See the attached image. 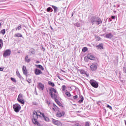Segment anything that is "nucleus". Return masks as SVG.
Returning <instances> with one entry per match:
<instances>
[{
  "mask_svg": "<svg viewBox=\"0 0 126 126\" xmlns=\"http://www.w3.org/2000/svg\"><path fill=\"white\" fill-rule=\"evenodd\" d=\"M50 93L49 95H50L52 99L55 101L56 100L58 99V95L57 94V90L55 89L54 88H51L49 90Z\"/></svg>",
  "mask_w": 126,
  "mask_h": 126,
  "instance_id": "nucleus-1",
  "label": "nucleus"
},
{
  "mask_svg": "<svg viewBox=\"0 0 126 126\" xmlns=\"http://www.w3.org/2000/svg\"><path fill=\"white\" fill-rule=\"evenodd\" d=\"M32 117L33 119L32 120L33 124L34 125H37L38 126L39 125V122H37V120L38 119V118L39 117V116L38 115V113L37 111H33L32 114Z\"/></svg>",
  "mask_w": 126,
  "mask_h": 126,
  "instance_id": "nucleus-2",
  "label": "nucleus"
},
{
  "mask_svg": "<svg viewBox=\"0 0 126 126\" xmlns=\"http://www.w3.org/2000/svg\"><path fill=\"white\" fill-rule=\"evenodd\" d=\"M13 109L15 113H19V111L21 110V106L19 104L16 103L13 105Z\"/></svg>",
  "mask_w": 126,
  "mask_h": 126,
  "instance_id": "nucleus-3",
  "label": "nucleus"
},
{
  "mask_svg": "<svg viewBox=\"0 0 126 126\" xmlns=\"http://www.w3.org/2000/svg\"><path fill=\"white\" fill-rule=\"evenodd\" d=\"M90 84L93 86V87H94V88H98V86L99 85H98V83L96 82V81L94 80H91L90 81Z\"/></svg>",
  "mask_w": 126,
  "mask_h": 126,
  "instance_id": "nucleus-4",
  "label": "nucleus"
},
{
  "mask_svg": "<svg viewBox=\"0 0 126 126\" xmlns=\"http://www.w3.org/2000/svg\"><path fill=\"white\" fill-rule=\"evenodd\" d=\"M11 55V50L10 49H6L3 54V57L6 58Z\"/></svg>",
  "mask_w": 126,
  "mask_h": 126,
  "instance_id": "nucleus-5",
  "label": "nucleus"
},
{
  "mask_svg": "<svg viewBox=\"0 0 126 126\" xmlns=\"http://www.w3.org/2000/svg\"><path fill=\"white\" fill-rule=\"evenodd\" d=\"M97 65H98V64L95 63H93L91 65V69L92 71H94L97 69Z\"/></svg>",
  "mask_w": 126,
  "mask_h": 126,
  "instance_id": "nucleus-6",
  "label": "nucleus"
},
{
  "mask_svg": "<svg viewBox=\"0 0 126 126\" xmlns=\"http://www.w3.org/2000/svg\"><path fill=\"white\" fill-rule=\"evenodd\" d=\"M52 123L54 125H55V126H63V124H62L59 120L53 119L52 120Z\"/></svg>",
  "mask_w": 126,
  "mask_h": 126,
  "instance_id": "nucleus-7",
  "label": "nucleus"
},
{
  "mask_svg": "<svg viewBox=\"0 0 126 126\" xmlns=\"http://www.w3.org/2000/svg\"><path fill=\"white\" fill-rule=\"evenodd\" d=\"M22 71L23 72V74H24V75H26V76H27V75L28 74V69H27L26 66H25V65L23 66Z\"/></svg>",
  "mask_w": 126,
  "mask_h": 126,
  "instance_id": "nucleus-8",
  "label": "nucleus"
},
{
  "mask_svg": "<svg viewBox=\"0 0 126 126\" xmlns=\"http://www.w3.org/2000/svg\"><path fill=\"white\" fill-rule=\"evenodd\" d=\"M52 110L54 112H56V111L59 112V111H60V108L55 103H53Z\"/></svg>",
  "mask_w": 126,
  "mask_h": 126,
  "instance_id": "nucleus-9",
  "label": "nucleus"
},
{
  "mask_svg": "<svg viewBox=\"0 0 126 126\" xmlns=\"http://www.w3.org/2000/svg\"><path fill=\"white\" fill-rule=\"evenodd\" d=\"M34 73L36 75H40V74H42L43 72H42V71H41V70L36 68L34 70Z\"/></svg>",
  "mask_w": 126,
  "mask_h": 126,
  "instance_id": "nucleus-10",
  "label": "nucleus"
},
{
  "mask_svg": "<svg viewBox=\"0 0 126 126\" xmlns=\"http://www.w3.org/2000/svg\"><path fill=\"white\" fill-rule=\"evenodd\" d=\"M64 112L62 111L61 112H58L56 114V117H57V118H62V117H63V116H64Z\"/></svg>",
  "mask_w": 126,
  "mask_h": 126,
  "instance_id": "nucleus-11",
  "label": "nucleus"
},
{
  "mask_svg": "<svg viewBox=\"0 0 126 126\" xmlns=\"http://www.w3.org/2000/svg\"><path fill=\"white\" fill-rule=\"evenodd\" d=\"M87 56H88V58L89 60H91V61H95V60H96V59H97L91 54H88Z\"/></svg>",
  "mask_w": 126,
  "mask_h": 126,
  "instance_id": "nucleus-12",
  "label": "nucleus"
},
{
  "mask_svg": "<svg viewBox=\"0 0 126 126\" xmlns=\"http://www.w3.org/2000/svg\"><path fill=\"white\" fill-rule=\"evenodd\" d=\"M37 87L38 88H39V89H41V90H44V88L45 87V85H44V84H42L41 83H38Z\"/></svg>",
  "mask_w": 126,
  "mask_h": 126,
  "instance_id": "nucleus-13",
  "label": "nucleus"
},
{
  "mask_svg": "<svg viewBox=\"0 0 126 126\" xmlns=\"http://www.w3.org/2000/svg\"><path fill=\"white\" fill-rule=\"evenodd\" d=\"M95 22L96 25H99V24H102V20L100 18H97Z\"/></svg>",
  "mask_w": 126,
  "mask_h": 126,
  "instance_id": "nucleus-14",
  "label": "nucleus"
},
{
  "mask_svg": "<svg viewBox=\"0 0 126 126\" xmlns=\"http://www.w3.org/2000/svg\"><path fill=\"white\" fill-rule=\"evenodd\" d=\"M77 71H79L80 73H81V74H85L86 75V76L88 77V74H87L86 73V72H85V71H84V70L83 69H78Z\"/></svg>",
  "mask_w": 126,
  "mask_h": 126,
  "instance_id": "nucleus-15",
  "label": "nucleus"
},
{
  "mask_svg": "<svg viewBox=\"0 0 126 126\" xmlns=\"http://www.w3.org/2000/svg\"><path fill=\"white\" fill-rule=\"evenodd\" d=\"M96 47L97 48L98 50H103V49H104L103 43H100L99 45H96Z\"/></svg>",
  "mask_w": 126,
  "mask_h": 126,
  "instance_id": "nucleus-16",
  "label": "nucleus"
},
{
  "mask_svg": "<svg viewBox=\"0 0 126 126\" xmlns=\"http://www.w3.org/2000/svg\"><path fill=\"white\" fill-rule=\"evenodd\" d=\"M96 19H97V18H96L95 17H92L91 18V21L93 25L94 24V22H96Z\"/></svg>",
  "mask_w": 126,
  "mask_h": 126,
  "instance_id": "nucleus-17",
  "label": "nucleus"
},
{
  "mask_svg": "<svg viewBox=\"0 0 126 126\" xmlns=\"http://www.w3.org/2000/svg\"><path fill=\"white\" fill-rule=\"evenodd\" d=\"M25 62L26 63H30L31 62V59L29 58L28 55H27L25 58Z\"/></svg>",
  "mask_w": 126,
  "mask_h": 126,
  "instance_id": "nucleus-18",
  "label": "nucleus"
},
{
  "mask_svg": "<svg viewBox=\"0 0 126 126\" xmlns=\"http://www.w3.org/2000/svg\"><path fill=\"white\" fill-rule=\"evenodd\" d=\"M55 101L59 106L60 107H63V103H61V102L59 101V99H56Z\"/></svg>",
  "mask_w": 126,
  "mask_h": 126,
  "instance_id": "nucleus-19",
  "label": "nucleus"
},
{
  "mask_svg": "<svg viewBox=\"0 0 126 126\" xmlns=\"http://www.w3.org/2000/svg\"><path fill=\"white\" fill-rule=\"evenodd\" d=\"M36 112H37V115L39 117H43V118L45 119V115H44V113H42L39 111H37Z\"/></svg>",
  "mask_w": 126,
  "mask_h": 126,
  "instance_id": "nucleus-20",
  "label": "nucleus"
},
{
  "mask_svg": "<svg viewBox=\"0 0 126 126\" xmlns=\"http://www.w3.org/2000/svg\"><path fill=\"white\" fill-rule=\"evenodd\" d=\"M35 66L36 67H37V68H40V69H41V70H44V67H43V66H42L40 64H38V65H35Z\"/></svg>",
  "mask_w": 126,
  "mask_h": 126,
  "instance_id": "nucleus-21",
  "label": "nucleus"
},
{
  "mask_svg": "<svg viewBox=\"0 0 126 126\" xmlns=\"http://www.w3.org/2000/svg\"><path fill=\"white\" fill-rule=\"evenodd\" d=\"M15 37H16V38H21L22 37V34L21 33H16L15 34Z\"/></svg>",
  "mask_w": 126,
  "mask_h": 126,
  "instance_id": "nucleus-22",
  "label": "nucleus"
},
{
  "mask_svg": "<svg viewBox=\"0 0 126 126\" xmlns=\"http://www.w3.org/2000/svg\"><path fill=\"white\" fill-rule=\"evenodd\" d=\"M106 38H108L111 39V38L113 37V35H112V33H107L106 35Z\"/></svg>",
  "mask_w": 126,
  "mask_h": 126,
  "instance_id": "nucleus-23",
  "label": "nucleus"
},
{
  "mask_svg": "<svg viewBox=\"0 0 126 126\" xmlns=\"http://www.w3.org/2000/svg\"><path fill=\"white\" fill-rule=\"evenodd\" d=\"M23 99V95L21 94H20L18 95L17 100Z\"/></svg>",
  "mask_w": 126,
  "mask_h": 126,
  "instance_id": "nucleus-24",
  "label": "nucleus"
},
{
  "mask_svg": "<svg viewBox=\"0 0 126 126\" xmlns=\"http://www.w3.org/2000/svg\"><path fill=\"white\" fill-rule=\"evenodd\" d=\"M3 46V41L2 39H0V49H1Z\"/></svg>",
  "mask_w": 126,
  "mask_h": 126,
  "instance_id": "nucleus-25",
  "label": "nucleus"
},
{
  "mask_svg": "<svg viewBox=\"0 0 126 126\" xmlns=\"http://www.w3.org/2000/svg\"><path fill=\"white\" fill-rule=\"evenodd\" d=\"M17 100L18 102H19V103H20L21 104H22L23 105H24V104L25 103L23 99H17Z\"/></svg>",
  "mask_w": 126,
  "mask_h": 126,
  "instance_id": "nucleus-26",
  "label": "nucleus"
},
{
  "mask_svg": "<svg viewBox=\"0 0 126 126\" xmlns=\"http://www.w3.org/2000/svg\"><path fill=\"white\" fill-rule=\"evenodd\" d=\"M48 84H49V85H51V86H52V87H54L55 86V83L51 81H48Z\"/></svg>",
  "mask_w": 126,
  "mask_h": 126,
  "instance_id": "nucleus-27",
  "label": "nucleus"
},
{
  "mask_svg": "<svg viewBox=\"0 0 126 126\" xmlns=\"http://www.w3.org/2000/svg\"><path fill=\"white\" fill-rule=\"evenodd\" d=\"M80 100L78 101L79 103H82L83 102V100H84V98H83V96L81 95L80 96Z\"/></svg>",
  "mask_w": 126,
  "mask_h": 126,
  "instance_id": "nucleus-28",
  "label": "nucleus"
},
{
  "mask_svg": "<svg viewBox=\"0 0 126 126\" xmlns=\"http://www.w3.org/2000/svg\"><path fill=\"white\" fill-rule=\"evenodd\" d=\"M0 34H2V35H4L5 34V29H3L0 32Z\"/></svg>",
  "mask_w": 126,
  "mask_h": 126,
  "instance_id": "nucleus-29",
  "label": "nucleus"
},
{
  "mask_svg": "<svg viewBox=\"0 0 126 126\" xmlns=\"http://www.w3.org/2000/svg\"><path fill=\"white\" fill-rule=\"evenodd\" d=\"M65 89H66L65 85H63L62 87V91H65Z\"/></svg>",
  "mask_w": 126,
  "mask_h": 126,
  "instance_id": "nucleus-30",
  "label": "nucleus"
},
{
  "mask_svg": "<svg viewBox=\"0 0 126 126\" xmlns=\"http://www.w3.org/2000/svg\"><path fill=\"white\" fill-rule=\"evenodd\" d=\"M16 75L17 76H18V77H21V75H20V73L19 72V71H17L16 72Z\"/></svg>",
  "mask_w": 126,
  "mask_h": 126,
  "instance_id": "nucleus-31",
  "label": "nucleus"
},
{
  "mask_svg": "<svg viewBox=\"0 0 126 126\" xmlns=\"http://www.w3.org/2000/svg\"><path fill=\"white\" fill-rule=\"evenodd\" d=\"M88 50V49L87 48V47H84L82 49V52H83L84 53H85V52H87Z\"/></svg>",
  "mask_w": 126,
  "mask_h": 126,
  "instance_id": "nucleus-32",
  "label": "nucleus"
},
{
  "mask_svg": "<svg viewBox=\"0 0 126 126\" xmlns=\"http://www.w3.org/2000/svg\"><path fill=\"white\" fill-rule=\"evenodd\" d=\"M85 126H90V122H85Z\"/></svg>",
  "mask_w": 126,
  "mask_h": 126,
  "instance_id": "nucleus-33",
  "label": "nucleus"
},
{
  "mask_svg": "<svg viewBox=\"0 0 126 126\" xmlns=\"http://www.w3.org/2000/svg\"><path fill=\"white\" fill-rule=\"evenodd\" d=\"M52 7L53 8V9H54V11H57V10H58V7H57L55 5H52Z\"/></svg>",
  "mask_w": 126,
  "mask_h": 126,
  "instance_id": "nucleus-34",
  "label": "nucleus"
},
{
  "mask_svg": "<svg viewBox=\"0 0 126 126\" xmlns=\"http://www.w3.org/2000/svg\"><path fill=\"white\" fill-rule=\"evenodd\" d=\"M89 59V58H88V55H87V57H85V58H84V60L86 62H88Z\"/></svg>",
  "mask_w": 126,
  "mask_h": 126,
  "instance_id": "nucleus-35",
  "label": "nucleus"
},
{
  "mask_svg": "<svg viewBox=\"0 0 126 126\" xmlns=\"http://www.w3.org/2000/svg\"><path fill=\"white\" fill-rule=\"evenodd\" d=\"M65 94L66 95V96H67V97H70V96H71L70 93L68 92H66Z\"/></svg>",
  "mask_w": 126,
  "mask_h": 126,
  "instance_id": "nucleus-36",
  "label": "nucleus"
},
{
  "mask_svg": "<svg viewBox=\"0 0 126 126\" xmlns=\"http://www.w3.org/2000/svg\"><path fill=\"white\" fill-rule=\"evenodd\" d=\"M11 80L13 81V82L16 83V80L14 78H11Z\"/></svg>",
  "mask_w": 126,
  "mask_h": 126,
  "instance_id": "nucleus-37",
  "label": "nucleus"
},
{
  "mask_svg": "<svg viewBox=\"0 0 126 126\" xmlns=\"http://www.w3.org/2000/svg\"><path fill=\"white\" fill-rule=\"evenodd\" d=\"M51 9H52V8L51 7H49L48 8H47V12H50Z\"/></svg>",
  "mask_w": 126,
  "mask_h": 126,
  "instance_id": "nucleus-38",
  "label": "nucleus"
},
{
  "mask_svg": "<svg viewBox=\"0 0 126 126\" xmlns=\"http://www.w3.org/2000/svg\"><path fill=\"white\" fill-rule=\"evenodd\" d=\"M22 28L21 27V26H19V27H18L17 28V29H16V31H17V30H21V29H22Z\"/></svg>",
  "mask_w": 126,
  "mask_h": 126,
  "instance_id": "nucleus-39",
  "label": "nucleus"
},
{
  "mask_svg": "<svg viewBox=\"0 0 126 126\" xmlns=\"http://www.w3.org/2000/svg\"><path fill=\"white\" fill-rule=\"evenodd\" d=\"M46 102L47 105H50V104H51V102L48 99L46 100Z\"/></svg>",
  "mask_w": 126,
  "mask_h": 126,
  "instance_id": "nucleus-40",
  "label": "nucleus"
},
{
  "mask_svg": "<svg viewBox=\"0 0 126 126\" xmlns=\"http://www.w3.org/2000/svg\"><path fill=\"white\" fill-rule=\"evenodd\" d=\"M106 107H107V108H108L109 109H110V110H112V106H111L109 105H107V106Z\"/></svg>",
  "mask_w": 126,
  "mask_h": 126,
  "instance_id": "nucleus-41",
  "label": "nucleus"
},
{
  "mask_svg": "<svg viewBox=\"0 0 126 126\" xmlns=\"http://www.w3.org/2000/svg\"><path fill=\"white\" fill-rule=\"evenodd\" d=\"M96 40L97 41H100L101 40V37H100V36L96 37Z\"/></svg>",
  "mask_w": 126,
  "mask_h": 126,
  "instance_id": "nucleus-42",
  "label": "nucleus"
},
{
  "mask_svg": "<svg viewBox=\"0 0 126 126\" xmlns=\"http://www.w3.org/2000/svg\"><path fill=\"white\" fill-rule=\"evenodd\" d=\"M77 98H78V96H77V95L73 96V99H77Z\"/></svg>",
  "mask_w": 126,
  "mask_h": 126,
  "instance_id": "nucleus-43",
  "label": "nucleus"
},
{
  "mask_svg": "<svg viewBox=\"0 0 126 126\" xmlns=\"http://www.w3.org/2000/svg\"><path fill=\"white\" fill-rule=\"evenodd\" d=\"M123 71L125 72V73H126V67H123Z\"/></svg>",
  "mask_w": 126,
  "mask_h": 126,
  "instance_id": "nucleus-44",
  "label": "nucleus"
},
{
  "mask_svg": "<svg viewBox=\"0 0 126 126\" xmlns=\"http://www.w3.org/2000/svg\"><path fill=\"white\" fill-rule=\"evenodd\" d=\"M3 71V68L0 67V71Z\"/></svg>",
  "mask_w": 126,
  "mask_h": 126,
  "instance_id": "nucleus-45",
  "label": "nucleus"
},
{
  "mask_svg": "<svg viewBox=\"0 0 126 126\" xmlns=\"http://www.w3.org/2000/svg\"><path fill=\"white\" fill-rule=\"evenodd\" d=\"M111 18H112V19H115L116 18V16H111Z\"/></svg>",
  "mask_w": 126,
  "mask_h": 126,
  "instance_id": "nucleus-46",
  "label": "nucleus"
},
{
  "mask_svg": "<svg viewBox=\"0 0 126 126\" xmlns=\"http://www.w3.org/2000/svg\"><path fill=\"white\" fill-rule=\"evenodd\" d=\"M36 63H40V61H36Z\"/></svg>",
  "mask_w": 126,
  "mask_h": 126,
  "instance_id": "nucleus-47",
  "label": "nucleus"
},
{
  "mask_svg": "<svg viewBox=\"0 0 126 126\" xmlns=\"http://www.w3.org/2000/svg\"><path fill=\"white\" fill-rule=\"evenodd\" d=\"M58 78H59V79H61V80H63V79H61L59 76H58Z\"/></svg>",
  "mask_w": 126,
  "mask_h": 126,
  "instance_id": "nucleus-48",
  "label": "nucleus"
},
{
  "mask_svg": "<svg viewBox=\"0 0 126 126\" xmlns=\"http://www.w3.org/2000/svg\"><path fill=\"white\" fill-rule=\"evenodd\" d=\"M18 53L19 54H20V52H18Z\"/></svg>",
  "mask_w": 126,
  "mask_h": 126,
  "instance_id": "nucleus-49",
  "label": "nucleus"
},
{
  "mask_svg": "<svg viewBox=\"0 0 126 126\" xmlns=\"http://www.w3.org/2000/svg\"><path fill=\"white\" fill-rule=\"evenodd\" d=\"M0 25H1V24H0Z\"/></svg>",
  "mask_w": 126,
  "mask_h": 126,
  "instance_id": "nucleus-50",
  "label": "nucleus"
}]
</instances>
